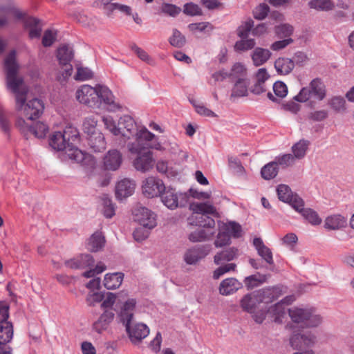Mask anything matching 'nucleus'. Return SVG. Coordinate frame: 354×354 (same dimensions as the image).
<instances>
[{
	"mask_svg": "<svg viewBox=\"0 0 354 354\" xmlns=\"http://www.w3.org/2000/svg\"><path fill=\"white\" fill-rule=\"evenodd\" d=\"M4 66L8 87L15 94L16 111L19 115H24L26 121H32L39 118L44 111V104L37 98L26 102L28 88L24 84L23 80L17 77L18 64L15 50H12L6 57Z\"/></svg>",
	"mask_w": 354,
	"mask_h": 354,
	"instance_id": "f257e3e1",
	"label": "nucleus"
},
{
	"mask_svg": "<svg viewBox=\"0 0 354 354\" xmlns=\"http://www.w3.org/2000/svg\"><path fill=\"white\" fill-rule=\"evenodd\" d=\"M77 100L88 107L99 109L104 104L110 112L122 109L119 102L115 101L112 91L104 85L96 84L93 87L88 84L81 86L75 93Z\"/></svg>",
	"mask_w": 354,
	"mask_h": 354,
	"instance_id": "f03ea898",
	"label": "nucleus"
},
{
	"mask_svg": "<svg viewBox=\"0 0 354 354\" xmlns=\"http://www.w3.org/2000/svg\"><path fill=\"white\" fill-rule=\"evenodd\" d=\"M19 20L23 21L24 28L28 31L30 39L40 37L42 30L40 20L32 17H26L25 14L15 7L0 5V28Z\"/></svg>",
	"mask_w": 354,
	"mask_h": 354,
	"instance_id": "7ed1b4c3",
	"label": "nucleus"
},
{
	"mask_svg": "<svg viewBox=\"0 0 354 354\" xmlns=\"http://www.w3.org/2000/svg\"><path fill=\"white\" fill-rule=\"evenodd\" d=\"M78 139L77 131H74V134L71 136L68 134V131L65 130L64 132L55 131L50 138L49 145L57 151H66V153L70 159L74 160L79 163H86V160L91 159V156L83 152L79 149L74 147L71 142L75 141Z\"/></svg>",
	"mask_w": 354,
	"mask_h": 354,
	"instance_id": "20e7f679",
	"label": "nucleus"
},
{
	"mask_svg": "<svg viewBox=\"0 0 354 354\" xmlns=\"http://www.w3.org/2000/svg\"><path fill=\"white\" fill-rule=\"evenodd\" d=\"M283 294V288L275 286L245 295L240 301L243 310L255 314L261 304H268Z\"/></svg>",
	"mask_w": 354,
	"mask_h": 354,
	"instance_id": "39448f33",
	"label": "nucleus"
},
{
	"mask_svg": "<svg viewBox=\"0 0 354 354\" xmlns=\"http://www.w3.org/2000/svg\"><path fill=\"white\" fill-rule=\"evenodd\" d=\"M189 209L193 214L188 218L189 224L214 230L215 221L209 215L217 214L216 207L209 203H192Z\"/></svg>",
	"mask_w": 354,
	"mask_h": 354,
	"instance_id": "423d86ee",
	"label": "nucleus"
},
{
	"mask_svg": "<svg viewBox=\"0 0 354 354\" xmlns=\"http://www.w3.org/2000/svg\"><path fill=\"white\" fill-rule=\"evenodd\" d=\"M128 149L131 154L136 155L133 160V166L137 171L145 173L153 168L155 159L149 149L142 144H129Z\"/></svg>",
	"mask_w": 354,
	"mask_h": 354,
	"instance_id": "0eeeda50",
	"label": "nucleus"
},
{
	"mask_svg": "<svg viewBox=\"0 0 354 354\" xmlns=\"http://www.w3.org/2000/svg\"><path fill=\"white\" fill-rule=\"evenodd\" d=\"M288 314L294 323L300 324L303 328L316 327L322 321L321 316L313 308L293 307L288 309Z\"/></svg>",
	"mask_w": 354,
	"mask_h": 354,
	"instance_id": "6e6552de",
	"label": "nucleus"
},
{
	"mask_svg": "<svg viewBox=\"0 0 354 354\" xmlns=\"http://www.w3.org/2000/svg\"><path fill=\"white\" fill-rule=\"evenodd\" d=\"M326 96V86L320 78H315L308 86L302 88L294 100L299 102H306L312 99L322 101Z\"/></svg>",
	"mask_w": 354,
	"mask_h": 354,
	"instance_id": "1a4fd4ad",
	"label": "nucleus"
},
{
	"mask_svg": "<svg viewBox=\"0 0 354 354\" xmlns=\"http://www.w3.org/2000/svg\"><path fill=\"white\" fill-rule=\"evenodd\" d=\"M32 121H26L19 115L15 121V127L25 136L34 135L37 138H44L48 131V127L41 122H37L32 125Z\"/></svg>",
	"mask_w": 354,
	"mask_h": 354,
	"instance_id": "9d476101",
	"label": "nucleus"
},
{
	"mask_svg": "<svg viewBox=\"0 0 354 354\" xmlns=\"http://www.w3.org/2000/svg\"><path fill=\"white\" fill-rule=\"evenodd\" d=\"M295 300L294 296H288L282 299L280 302L270 306L268 309L267 308H261L259 315H254V319L256 322L261 323L265 317L266 313L271 314L274 317L275 322L280 321L281 318L283 317L285 314L284 305H289Z\"/></svg>",
	"mask_w": 354,
	"mask_h": 354,
	"instance_id": "9b49d317",
	"label": "nucleus"
},
{
	"mask_svg": "<svg viewBox=\"0 0 354 354\" xmlns=\"http://www.w3.org/2000/svg\"><path fill=\"white\" fill-rule=\"evenodd\" d=\"M165 189L163 181L158 177L149 176L142 181V194L147 198L159 196Z\"/></svg>",
	"mask_w": 354,
	"mask_h": 354,
	"instance_id": "f8f14e48",
	"label": "nucleus"
},
{
	"mask_svg": "<svg viewBox=\"0 0 354 354\" xmlns=\"http://www.w3.org/2000/svg\"><path fill=\"white\" fill-rule=\"evenodd\" d=\"M162 202L169 209H174L179 206H183L187 202V196L186 194H178L174 189H165L161 195Z\"/></svg>",
	"mask_w": 354,
	"mask_h": 354,
	"instance_id": "ddd939ff",
	"label": "nucleus"
},
{
	"mask_svg": "<svg viewBox=\"0 0 354 354\" xmlns=\"http://www.w3.org/2000/svg\"><path fill=\"white\" fill-rule=\"evenodd\" d=\"M277 193L280 201L289 203L295 210L300 209L301 206H304V202L298 195L293 194L290 188L283 184L278 185Z\"/></svg>",
	"mask_w": 354,
	"mask_h": 354,
	"instance_id": "4468645a",
	"label": "nucleus"
},
{
	"mask_svg": "<svg viewBox=\"0 0 354 354\" xmlns=\"http://www.w3.org/2000/svg\"><path fill=\"white\" fill-rule=\"evenodd\" d=\"M133 214L134 220L145 227L153 229L156 226V215L149 209L138 207L134 209Z\"/></svg>",
	"mask_w": 354,
	"mask_h": 354,
	"instance_id": "2eb2a0df",
	"label": "nucleus"
},
{
	"mask_svg": "<svg viewBox=\"0 0 354 354\" xmlns=\"http://www.w3.org/2000/svg\"><path fill=\"white\" fill-rule=\"evenodd\" d=\"M315 336L311 333L294 334L290 339L291 346L300 351L311 347L315 342Z\"/></svg>",
	"mask_w": 354,
	"mask_h": 354,
	"instance_id": "dca6fc26",
	"label": "nucleus"
},
{
	"mask_svg": "<svg viewBox=\"0 0 354 354\" xmlns=\"http://www.w3.org/2000/svg\"><path fill=\"white\" fill-rule=\"evenodd\" d=\"M210 251L211 246L209 245L189 248L184 254V260L187 264H195L201 259L205 258Z\"/></svg>",
	"mask_w": 354,
	"mask_h": 354,
	"instance_id": "f3484780",
	"label": "nucleus"
},
{
	"mask_svg": "<svg viewBox=\"0 0 354 354\" xmlns=\"http://www.w3.org/2000/svg\"><path fill=\"white\" fill-rule=\"evenodd\" d=\"M125 327L131 341L134 344L140 342L149 333V328L144 324L138 323L131 325L130 323L127 324Z\"/></svg>",
	"mask_w": 354,
	"mask_h": 354,
	"instance_id": "a211bd4d",
	"label": "nucleus"
},
{
	"mask_svg": "<svg viewBox=\"0 0 354 354\" xmlns=\"http://www.w3.org/2000/svg\"><path fill=\"white\" fill-rule=\"evenodd\" d=\"M118 125L120 127V136L129 140L134 136V133H136L137 124L133 118L129 115H124L120 118L118 120Z\"/></svg>",
	"mask_w": 354,
	"mask_h": 354,
	"instance_id": "6ab92c4d",
	"label": "nucleus"
},
{
	"mask_svg": "<svg viewBox=\"0 0 354 354\" xmlns=\"http://www.w3.org/2000/svg\"><path fill=\"white\" fill-rule=\"evenodd\" d=\"M123 161L121 152L117 149L109 150L103 158V166L106 170H118Z\"/></svg>",
	"mask_w": 354,
	"mask_h": 354,
	"instance_id": "aec40b11",
	"label": "nucleus"
},
{
	"mask_svg": "<svg viewBox=\"0 0 354 354\" xmlns=\"http://www.w3.org/2000/svg\"><path fill=\"white\" fill-rule=\"evenodd\" d=\"M64 264L71 269H89L91 267L93 266L94 259L91 254H84L66 261Z\"/></svg>",
	"mask_w": 354,
	"mask_h": 354,
	"instance_id": "412c9836",
	"label": "nucleus"
},
{
	"mask_svg": "<svg viewBox=\"0 0 354 354\" xmlns=\"http://www.w3.org/2000/svg\"><path fill=\"white\" fill-rule=\"evenodd\" d=\"M136 188V183L129 178H124L119 181L115 187V196L122 199L131 196Z\"/></svg>",
	"mask_w": 354,
	"mask_h": 354,
	"instance_id": "4be33fe9",
	"label": "nucleus"
},
{
	"mask_svg": "<svg viewBox=\"0 0 354 354\" xmlns=\"http://www.w3.org/2000/svg\"><path fill=\"white\" fill-rule=\"evenodd\" d=\"M136 301L134 299H129L123 302L118 312V316L123 324H130L133 317Z\"/></svg>",
	"mask_w": 354,
	"mask_h": 354,
	"instance_id": "5701e85b",
	"label": "nucleus"
},
{
	"mask_svg": "<svg viewBox=\"0 0 354 354\" xmlns=\"http://www.w3.org/2000/svg\"><path fill=\"white\" fill-rule=\"evenodd\" d=\"M114 313L111 310H105L99 319L93 324V329L98 333L106 330L111 322L113 320Z\"/></svg>",
	"mask_w": 354,
	"mask_h": 354,
	"instance_id": "b1692460",
	"label": "nucleus"
},
{
	"mask_svg": "<svg viewBox=\"0 0 354 354\" xmlns=\"http://www.w3.org/2000/svg\"><path fill=\"white\" fill-rule=\"evenodd\" d=\"M347 225V219L341 214L328 216L324 222V227L330 230H338L344 228Z\"/></svg>",
	"mask_w": 354,
	"mask_h": 354,
	"instance_id": "393cba45",
	"label": "nucleus"
},
{
	"mask_svg": "<svg viewBox=\"0 0 354 354\" xmlns=\"http://www.w3.org/2000/svg\"><path fill=\"white\" fill-rule=\"evenodd\" d=\"M241 286V283L235 278H227L221 281L219 292L223 295H229L237 291Z\"/></svg>",
	"mask_w": 354,
	"mask_h": 354,
	"instance_id": "a878e982",
	"label": "nucleus"
},
{
	"mask_svg": "<svg viewBox=\"0 0 354 354\" xmlns=\"http://www.w3.org/2000/svg\"><path fill=\"white\" fill-rule=\"evenodd\" d=\"M88 143L95 152H100L106 149V141L102 133L98 131L88 137Z\"/></svg>",
	"mask_w": 354,
	"mask_h": 354,
	"instance_id": "bb28decb",
	"label": "nucleus"
},
{
	"mask_svg": "<svg viewBox=\"0 0 354 354\" xmlns=\"http://www.w3.org/2000/svg\"><path fill=\"white\" fill-rule=\"evenodd\" d=\"M250 80L247 77H240L235 81L232 90L231 98L240 97L248 95Z\"/></svg>",
	"mask_w": 354,
	"mask_h": 354,
	"instance_id": "cd10ccee",
	"label": "nucleus"
},
{
	"mask_svg": "<svg viewBox=\"0 0 354 354\" xmlns=\"http://www.w3.org/2000/svg\"><path fill=\"white\" fill-rule=\"evenodd\" d=\"M253 244L259 256H261L268 263L272 264V253L270 249L264 245L262 239L261 238L254 239Z\"/></svg>",
	"mask_w": 354,
	"mask_h": 354,
	"instance_id": "c85d7f7f",
	"label": "nucleus"
},
{
	"mask_svg": "<svg viewBox=\"0 0 354 354\" xmlns=\"http://www.w3.org/2000/svg\"><path fill=\"white\" fill-rule=\"evenodd\" d=\"M294 62L288 58L279 57L274 62V67L280 75H288L294 68Z\"/></svg>",
	"mask_w": 354,
	"mask_h": 354,
	"instance_id": "c756f323",
	"label": "nucleus"
},
{
	"mask_svg": "<svg viewBox=\"0 0 354 354\" xmlns=\"http://www.w3.org/2000/svg\"><path fill=\"white\" fill-rule=\"evenodd\" d=\"M124 274L121 272L106 274L104 279V286L107 289H115L120 287L123 281Z\"/></svg>",
	"mask_w": 354,
	"mask_h": 354,
	"instance_id": "7c9ffc66",
	"label": "nucleus"
},
{
	"mask_svg": "<svg viewBox=\"0 0 354 354\" xmlns=\"http://www.w3.org/2000/svg\"><path fill=\"white\" fill-rule=\"evenodd\" d=\"M308 6L310 9L324 12L333 10L335 8L333 0H310Z\"/></svg>",
	"mask_w": 354,
	"mask_h": 354,
	"instance_id": "2f4dec72",
	"label": "nucleus"
},
{
	"mask_svg": "<svg viewBox=\"0 0 354 354\" xmlns=\"http://www.w3.org/2000/svg\"><path fill=\"white\" fill-rule=\"evenodd\" d=\"M215 234V230H209L205 228L198 229L192 232L189 235V239L192 242H201L209 240Z\"/></svg>",
	"mask_w": 354,
	"mask_h": 354,
	"instance_id": "473e14b6",
	"label": "nucleus"
},
{
	"mask_svg": "<svg viewBox=\"0 0 354 354\" xmlns=\"http://www.w3.org/2000/svg\"><path fill=\"white\" fill-rule=\"evenodd\" d=\"M270 56L271 53L269 50L262 48H257L252 53V59L254 64L256 66H259L266 63Z\"/></svg>",
	"mask_w": 354,
	"mask_h": 354,
	"instance_id": "72a5a7b5",
	"label": "nucleus"
},
{
	"mask_svg": "<svg viewBox=\"0 0 354 354\" xmlns=\"http://www.w3.org/2000/svg\"><path fill=\"white\" fill-rule=\"evenodd\" d=\"M73 50L68 45L61 46L57 51V57L59 64H68L73 58Z\"/></svg>",
	"mask_w": 354,
	"mask_h": 354,
	"instance_id": "f704fd0d",
	"label": "nucleus"
},
{
	"mask_svg": "<svg viewBox=\"0 0 354 354\" xmlns=\"http://www.w3.org/2000/svg\"><path fill=\"white\" fill-rule=\"evenodd\" d=\"M104 242V237L102 234L100 232H95L88 239L87 248L91 252H97L102 248Z\"/></svg>",
	"mask_w": 354,
	"mask_h": 354,
	"instance_id": "c9c22d12",
	"label": "nucleus"
},
{
	"mask_svg": "<svg viewBox=\"0 0 354 354\" xmlns=\"http://www.w3.org/2000/svg\"><path fill=\"white\" fill-rule=\"evenodd\" d=\"M310 142L304 139H301L297 143L293 145V146L292 147V151L293 153L292 156L295 157V158H303L306 154Z\"/></svg>",
	"mask_w": 354,
	"mask_h": 354,
	"instance_id": "e433bc0d",
	"label": "nucleus"
},
{
	"mask_svg": "<svg viewBox=\"0 0 354 354\" xmlns=\"http://www.w3.org/2000/svg\"><path fill=\"white\" fill-rule=\"evenodd\" d=\"M237 249L232 248L218 253L214 258L215 264L220 265L223 262L233 260L237 255Z\"/></svg>",
	"mask_w": 354,
	"mask_h": 354,
	"instance_id": "4c0bfd02",
	"label": "nucleus"
},
{
	"mask_svg": "<svg viewBox=\"0 0 354 354\" xmlns=\"http://www.w3.org/2000/svg\"><path fill=\"white\" fill-rule=\"evenodd\" d=\"M13 336V328L11 323L4 322L0 326V344H6L10 342Z\"/></svg>",
	"mask_w": 354,
	"mask_h": 354,
	"instance_id": "58836bf2",
	"label": "nucleus"
},
{
	"mask_svg": "<svg viewBox=\"0 0 354 354\" xmlns=\"http://www.w3.org/2000/svg\"><path fill=\"white\" fill-rule=\"evenodd\" d=\"M279 172V167L274 161L264 165L261 170V174L263 179L271 180L274 178Z\"/></svg>",
	"mask_w": 354,
	"mask_h": 354,
	"instance_id": "ea45409f",
	"label": "nucleus"
},
{
	"mask_svg": "<svg viewBox=\"0 0 354 354\" xmlns=\"http://www.w3.org/2000/svg\"><path fill=\"white\" fill-rule=\"evenodd\" d=\"M296 211L312 225H317L322 223V219L317 212L311 209H304V206H301L300 209Z\"/></svg>",
	"mask_w": 354,
	"mask_h": 354,
	"instance_id": "a19ab883",
	"label": "nucleus"
},
{
	"mask_svg": "<svg viewBox=\"0 0 354 354\" xmlns=\"http://www.w3.org/2000/svg\"><path fill=\"white\" fill-rule=\"evenodd\" d=\"M222 230H225L230 237L239 238L242 235L241 226L235 222L223 224Z\"/></svg>",
	"mask_w": 354,
	"mask_h": 354,
	"instance_id": "79ce46f5",
	"label": "nucleus"
},
{
	"mask_svg": "<svg viewBox=\"0 0 354 354\" xmlns=\"http://www.w3.org/2000/svg\"><path fill=\"white\" fill-rule=\"evenodd\" d=\"M136 142L132 144H142V140L151 141L154 138V134L148 131L145 127L137 128L136 133H134Z\"/></svg>",
	"mask_w": 354,
	"mask_h": 354,
	"instance_id": "37998d69",
	"label": "nucleus"
},
{
	"mask_svg": "<svg viewBox=\"0 0 354 354\" xmlns=\"http://www.w3.org/2000/svg\"><path fill=\"white\" fill-rule=\"evenodd\" d=\"M295 161V157L290 153H286L277 156L274 160L278 167L279 166H281L283 169L293 165Z\"/></svg>",
	"mask_w": 354,
	"mask_h": 354,
	"instance_id": "c03bdc74",
	"label": "nucleus"
},
{
	"mask_svg": "<svg viewBox=\"0 0 354 354\" xmlns=\"http://www.w3.org/2000/svg\"><path fill=\"white\" fill-rule=\"evenodd\" d=\"M266 276L254 274L246 277L244 280L246 287L249 289L254 288L266 282Z\"/></svg>",
	"mask_w": 354,
	"mask_h": 354,
	"instance_id": "a18cd8bd",
	"label": "nucleus"
},
{
	"mask_svg": "<svg viewBox=\"0 0 354 354\" xmlns=\"http://www.w3.org/2000/svg\"><path fill=\"white\" fill-rule=\"evenodd\" d=\"M102 122L105 128L115 136H120V127L118 124H116L115 121L111 116L102 117Z\"/></svg>",
	"mask_w": 354,
	"mask_h": 354,
	"instance_id": "49530a36",
	"label": "nucleus"
},
{
	"mask_svg": "<svg viewBox=\"0 0 354 354\" xmlns=\"http://www.w3.org/2000/svg\"><path fill=\"white\" fill-rule=\"evenodd\" d=\"M97 120L94 116H89L85 118L83 122L84 131L88 136L97 133L98 131L96 129Z\"/></svg>",
	"mask_w": 354,
	"mask_h": 354,
	"instance_id": "de8ad7c7",
	"label": "nucleus"
},
{
	"mask_svg": "<svg viewBox=\"0 0 354 354\" xmlns=\"http://www.w3.org/2000/svg\"><path fill=\"white\" fill-rule=\"evenodd\" d=\"M0 128L7 135H9L11 128L8 115L5 109L0 106Z\"/></svg>",
	"mask_w": 354,
	"mask_h": 354,
	"instance_id": "09e8293b",
	"label": "nucleus"
},
{
	"mask_svg": "<svg viewBox=\"0 0 354 354\" xmlns=\"http://www.w3.org/2000/svg\"><path fill=\"white\" fill-rule=\"evenodd\" d=\"M103 214L106 218H110L115 215V207L111 200L107 197L102 198Z\"/></svg>",
	"mask_w": 354,
	"mask_h": 354,
	"instance_id": "8fccbe9b",
	"label": "nucleus"
},
{
	"mask_svg": "<svg viewBox=\"0 0 354 354\" xmlns=\"http://www.w3.org/2000/svg\"><path fill=\"white\" fill-rule=\"evenodd\" d=\"M229 77L239 80L240 77H246V69L245 66L240 64L236 63L233 65Z\"/></svg>",
	"mask_w": 354,
	"mask_h": 354,
	"instance_id": "3c124183",
	"label": "nucleus"
},
{
	"mask_svg": "<svg viewBox=\"0 0 354 354\" xmlns=\"http://www.w3.org/2000/svg\"><path fill=\"white\" fill-rule=\"evenodd\" d=\"M192 104L195 108L196 111L203 116L205 117H216V115L212 110L205 107L203 104L198 103L196 100H192Z\"/></svg>",
	"mask_w": 354,
	"mask_h": 354,
	"instance_id": "603ef678",
	"label": "nucleus"
},
{
	"mask_svg": "<svg viewBox=\"0 0 354 354\" xmlns=\"http://www.w3.org/2000/svg\"><path fill=\"white\" fill-rule=\"evenodd\" d=\"M169 42L171 45L180 48L185 44V38L178 30L175 29L173 30V34L169 39Z\"/></svg>",
	"mask_w": 354,
	"mask_h": 354,
	"instance_id": "864d4df0",
	"label": "nucleus"
},
{
	"mask_svg": "<svg viewBox=\"0 0 354 354\" xmlns=\"http://www.w3.org/2000/svg\"><path fill=\"white\" fill-rule=\"evenodd\" d=\"M236 267V264L233 263L220 266L214 270V272L213 273V278L214 279H218L224 274H225L230 271H234L235 270Z\"/></svg>",
	"mask_w": 354,
	"mask_h": 354,
	"instance_id": "5fc2aeb1",
	"label": "nucleus"
},
{
	"mask_svg": "<svg viewBox=\"0 0 354 354\" xmlns=\"http://www.w3.org/2000/svg\"><path fill=\"white\" fill-rule=\"evenodd\" d=\"M273 91L275 95L280 98L285 97L288 94V87L285 83L281 81L276 82L273 84Z\"/></svg>",
	"mask_w": 354,
	"mask_h": 354,
	"instance_id": "6e6d98bb",
	"label": "nucleus"
},
{
	"mask_svg": "<svg viewBox=\"0 0 354 354\" xmlns=\"http://www.w3.org/2000/svg\"><path fill=\"white\" fill-rule=\"evenodd\" d=\"M270 10L269 6L266 3H261L253 11L255 19L261 20L266 18Z\"/></svg>",
	"mask_w": 354,
	"mask_h": 354,
	"instance_id": "4d7b16f0",
	"label": "nucleus"
},
{
	"mask_svg": "<svg viewBox=\"0 0 354 354\" xmlns=\"http://www.w3.org/2000/svg\"><path fill=\"white\" fill-rule=\"evenodd\" d=\"M181 11L180 8L170 3H163L161 7V12L171 17L177 16Z\"/></svg>",
	"mask_w": 354,
	"mask_h": 354,
	"instance_id": "13d9d810",
	"label": "nucleus"
},
{
	"mask_svg": "<svg viewBox=\"0 0 354 354\" xmlns=\"http://www.w3.org/2000/svg\"><path fill=\"white\" fill-rule=\"evenodd\" d=\"M253 26L254 21L252 19L245 21L238 29L239 36L243 39L247 37L249 32L252 30Z\"/></svg>",
	"mask_w": 354,
	"mask_h": 354,
	"instance_id": "bf43d9fd",
	"label": "nucleus"
},
{
	"mask_svg": "<svg viewBox=\"0 0 354 354\" xmlns=\"http://www.w3.org/2000/svg\"><path fill=\"white\" fill-rule=\"evenodd\" d=\"M93 77V72L88 68L78 67L75 79L79 81H84Z\"/></svg>",
	"mask_w": 354,
	"mask_h": 354,
	"instance_id": "052dcab7",
	"label": "nucleus"
},
{
	"mask_svg": "<svg viewBox=\"0 0 354 354\" xmlns=\"http://www.w3.org/2000/svg\"><path fill=\"white\" fill-rule=\"evenodd\" d=\"M230 236L225 230H223L218 234L217 239L214 242L216 248L223 247L230 243Z\"/></svg>",
	"mask_w": 354,
	"mask_h": 354,
	"instance_id": "680f3d73",
	"label": "nucleus"
},
{
	"mask_svg": "<svg viewBox=\"0 0 354 354\" xmlns=\"http://www.w3.org/2000/svg\"><path fill=\"white\" fill-rule=\"evenodd\" d=\"M57 32L52 30H47L45 31L42 38V45L45 47L50 46L55 41Z\"/></svg>",
	"mask_w": 354,
	"mask_h": 354,
	"instance_id": "e2e57ef3",
	"label": "nucleus"
},
{
	"mask_svg": "<svg viewBox=\"0 0 354 354\" xmlns=\"http://www.w3.org/2000/svg\"><path fill=\"white\" fill-rule=\"evenodd\" d=\"M329 104L337 111H342L345 109V100L342 97L335 96L332 97Z\"/></svg>",
	"mask_w": 354,
	"mask_h": 354,
	"instance_id": "0e129e2a",
	"label": "nucleus"
},
{
	"mask_svg": "<svg viewBox=\"0 0 354 354\" xmlns=\"http://www.w3.org/2000/svg\"><path fill=\"white\" fill-rule=\"evenodd\" d=\"M150 230L151 229L145 227L142 225L136 228L133 233L135 240L137 241H142L146 239L149 236Z\"/></svg>",
	"mask_w": 354,
	"mask_h": 354,
	"instance_id": "69168bd1",
	"label": "nucleus"
},
{
	"mask_svg": "<svg viewBox=\"0 0 354 354\" xmlns=\"http://www.w3.org/2000/svg\"><path fill=\"white\" fill-rule=\"evenodd\" d=\"M256 42L253 39H242L237 41L235 48L239 50H248L254 47Z\"/></svg>",
	"mask_w": 354,
	"mask_h": 354,
	"instance_id": "338daca9",
	"label": "nucleus"
},
{
	"mask_svg": "<svg viewBox=\"0 0 354 354\" xmlns=\"http://www.w3.org/2000/svg\"><path fill=\"white\" fill-rule=\"evenodd\" d=\"M293 32V28L289 24H283L277 26L275 28L276 34L279 37H287L292 35Z\"/></svg>",
	"mask_w": 354,
	"mask_h": 354,
	"instance_id": "774afa93",
	"label": "nucleus"
}]
</instances>
